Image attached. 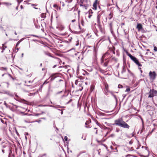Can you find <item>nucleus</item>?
<instances>
[{"label":"nucleus","instance_id":"obj_1","mask_svg":"<svg viewBox=\"0 0 157 157\" xmlns=\"http://www.w3.org/2000/svg\"><path fill=\"white\" fill-rule=\"evenodd\" d=\"M113 124L125 128L129 129L130 128L129 126L122 118H119L115 120L114 123Z\"/></svg>","mask_w":157,"mask_h":157},{"label":"nucleus","instance_id":"obj_2","mask_svg":"<svg viewBox=\"0 0 157 157\" xmlns=\"http://www.w3.org/2000/svg\"><path fill=\"white\" fill-rule=\"evenodd\" d=\"M109 55L108 53L107 52L103 55L101 59V63H104V65L105 67H106L108 63V60H107L108 58V56Z\"/></svg>","mask_w":157,"mask_h":157},{"label":"nucleus","instance_id":"obj_3","mask_svg":"<svg viewBox=\"0 0 157 157\" xmlns=\"http://www.w3.org/2000/svg\"><path fill=\"white\" fill-rule=\"evenodd\" d=\"M127 54L130 58L138 66H141L142 65L139 63L138 60L136 58L132 56L130 54L127 53Z\"/></svg>","mask_w":157,"mask_h":157},{"label":"nucleus","instance_id":"obj_4","mask_svg":"<svg viewBox=\"0 0 157 157\" xmlns=\"http://www.w3.org/2000/svg\"><path fill=\"white\" fill-rule=\"evenodd\" d=\"M157 91L156 90H154V89H151L148 93L149 98H152L153 96H155L157 94Z\"/></svg>","mask_w":157,"mask_h":157},{"label":"nucleus","instance_id":"obj_5","mask_svg":"<svg viewBox=\"0 0 157 157\" xmlns=\"http://www.w3.org/2000/svg\"><path fill=\"white\" fill-rule=\"evenodd\" d=\"M156 74L155 71L152 72L150 71L149 73V76L150 77V79L153 80L156 78Z\"/></svg>","mask_w":157,"mask_h":157},{"label":"nucleus","instance_id":"obj_6","mask_svg":"<svg viewBox=\"0 0 157 157\" xmlns=\"http://www.w3.org/2000/svg\"><path fill=\"white\" fill-rule=\"evenodd\" d=\"M17 108V109L21 113H23L24 112L26 111L27 109L26 108L20 106H18Z\"/></svg>","mask_w":157,"mask_h":157},{"label":"nucleus","instance_id":"obj_7","mask_svg":"<svg viewBox=\"0 0 157 157\" xmlns=\"http://www.w3.org/2000/svg\"><path fill=\"white\" fill-rule=\"evenodd\" d=\"M136 28L138 29L139 31H140L143 29L142 25L140 24H138L136 26Z\"/></svg>","mask_w":157,"mask_h":157},{"label":"nucleus","instance_id":"obj_8","mask_svg":"<svg viewBox=\"0 0 157 157\" xmlns=\"http://www.w3.org/2000/svg\"><path fill=\"white\" fill-rule=\"evenodd\" d=\"M98 0H95L93 4V9L95 10H96L97 9V4Z\"/></svg>","mask_w":157,"mask_h":157},{"label":"nucleus","instance_id":"obj_9","mask_svg":"<svg viewBox=\"0 0 157 157\" xmlns=\"http://www.w3.org/2000/svg\"><path fill=\"white\" fill-rule=\"evenodd\" d=\"M101 17V15L100 14H98L97 17V21L98 24L100 23V18Z\"/></svg>","mask_w":157,"mask_h":157},{"label":"nucleus","instance_id":"obj_10","mask_svg":"<svg viewBox=\"0 0 157 157\" xmlns=\"http://www.w3.org/2000/svg\"><path fill=\"white\" fill-rule=\"evenodd\" d=\"M64 29V27L62 25H60L59 27V29L60 31H63Z\"/></svg>","mask_w":157,"mask_h":157},{"label":"nucleus","instance_id":"obj_11","mask_svg":"<svg viewBox=\"0 0 157 157\" xmlns=\"http://www.w3.org/2000/svg\"><path fill=\"white\" fill-rule=\"evenodd\" d=\"M56 76H55V75H54L50 77L49 78H50L51 80H53L56 78Z\"/></svg>","mask_w":157,"mask_h":157},{"label":"nucleus","instance_id":"obj_12","mask_svg":"<svg viewBox=\"0 0 157 157\" xmlns=\"http://www.w3.org/2000/svg\"><path fill=\"white\" fill-rule=\"evenodd\" d=\"M113 17V15L111 13H110L109 15L108 18L109 19H111Z\"/></svg>","mask_w":157,"mask_h":157},{"label":"nucleus","instance_id":"obj_13","mask_svg":"<svg viewBox=\"0 0 157 157\" xmlns=\"http://www.w3.org/2000/svg\"><path fill=\"white\" fill-rule=\"evenodd\" d=\"M53 7L55 8H56L57 10L59 9V10H60V8H58V6L57 5V4H55L53 5Z\"/></svg>","mask_w":157,"mask_h":157},{"label":"nucleus","instance_id":"obj_14","mask_svg":"<svg viewBox=\"0 0 157 157\" xmlns=\"http://www.w3.org/2000/svg\"><path fill=\"white\" fill-rule=\"evenodd\" d=\"M41 17L42 18H44L45 17V14L44 13H42L41 14Z\"/></svg>","mask_w":157,"mask_h":157},{"label":"nucleus","instance_id":"obj_15","mask_svg":"<svg viewBox=\"0 0 157 157\" xmlns=\"http://www.w3.org/2000/svg\"><path fill=\"white\" fill-rule=\"evenodd\" d=\"M125 68H124V67H123V68H122V73H123V72H124L125 71Z\"/></svg>","mask_w":157,"mask_h":157},{"label":"nucleus","instance_id":"obj_16","mask_svg":"<svg viewBox=\"0 0 157 157\" xmlns=\"http://www.w3.org/2000/svg\"><path fill=\"white\" fill-rule=\"evenodd\" d=\"M89 13H90V14H92L93 12L92 11V10L91 9L89 11Z\"/></svg>","mask_w":157,"mask_h":157},{"label":"nucleus","instance_id":"obj_17","mask_svg":"<svg viewBox=\"0 0 157 157\" xmlns=\"http://www.w3.org/2000/svg\"><path fill=\"white\" fill-rule=\"evenodd\" d=\"M154 50L155 52L157 51V48L155 46H154Z\"/></svg>","mask_w":157,"mask_h":157},{"label":"nucleus","instance_id":"obj_18","mask_svg":"<svg viewBox=\"0 0 157 157\" xmlns=\"http://www.w3.org/2000/svg\"><path fill=\"white\" fill-rule=\"evenodd\" d=\"M105 89L107 90L108 89V84H106V85H105Z\"/></svg>","mask_w":157,"mask_h":157},{"label":"nucleus","instance_id":"obj_19","mask_svg":"<svg viewBox=\"0 0 157 157\" xmlns=\"http://www.w3.org/2000/svg\"><path fill=\"white\" fill-rule=\"evenodd\" d=\"M130 90V89L129 88H127L125 90V91L128 92Z\"/></svg>","mask_w":157,"mask_h":157},{"label":"nucleus","instance_id":"obj_20","mask_svg":"<svg viewBox=\"0 0 157 157\" xmlns=\"http://www.w3.org/2000/svg\"><path fill=\"white\" fill-rule=\"evenodd\" d=\"M23 0H17V2L18 4H19L20 3H21L23 1Z\"/></svg>","mask_w":157,"mask_h":157},{"label":"nucleus","instance_id":"obj_21","mask_svg":"<svg viewBox=\"0 0 157 157\" xmlns=\"http://www.w3.org/2000/svg\"><path fill=\"white\" fill-rule=\"evenodd\" d=\"M78 80H76L75 81V83L76 85H78Z\"/></svg>","mask_w":157,"mask_h":157},{"label":"nucleus","instance_id":"obj_22","mask_svg":"<svg viewBox=\"0 0 157 157\" xmlns=\"http://www.w3.org/2000/svg\"><path fill=\"white\" fill-rule=\"evenodd\" d=\"M112 23H111L109 24V26H110V27L111 29L112 28Z\"/></svg>","mask_w":157,"mask_h":157},{"label":"nucleus","instance_id":"obj_23","mask_svg":"<svg viewBox=\"0 0 157 157\" xmlns=\"http://www.w3.org/2000/svg\"><path fill=\"white\" fill-rule=\"evenodd\" d=\"M20 41H19L17 42V43L16 45V47H17L19 44V43H20Z\"/></svg>","mask_w":157,"mask_h":157},{"label":"nucleus","instance_id":"obj_24","mask_svg":"<svg viewBox=\"0 0 157 157\" xmlns=\"http://www.w3.org/2000/svg\"><path fill=\"white\" fill-rule=\"evenodd\" d=\"M45 54H46V55H47L48 56H50V53H47L46 52H45Z\"/></svg>","mask_w":157,"mask_h":157},{"label":"nucleus","instance_id":"obj_25","mask_svg":"<svg viewBox=\"0 0 157 157\" xmlns=\"http://www.w3.org/2000/svg\"><path fill=\"white\" fill-rule=\"evenodd\" d=\"M64 140L66 141H67V138L66 136L64 137Z\"/></svg>","mask_w":157,"mask_h":157},{"label":"nucleus","instance_id":"obj_26","mask_svg":"<svg viewBox=\"0 0 157 157\" xmlns=\"http://www.w3.org/2000/svg\"><path fill=\"white\" fill-rule=\"evenodd\" d=\"M92 14H90V13H89V15H88V17L89 18H90L91 16H92Z\"/></svg>","mask_w":157,"mask_h":157},{"label":"nucleus","instance_id":"obj_27","mask_svg":"<svg viewBox=\"0 0 157 157\" xmlns=\"http://www.w3.org/2000/svg\"><path fill=\"white\" fill-rule=\"evenodd\" d=\"M76 42H77V43H76V44H75L76 46H78V45H79V42H78V41H77Z\"/></svg>","mask_w":157,"mask_h":157},{"label":"nucleus","instance_id":"obj_28","mask_svg":"<svg viewBox=\"0 0 157 157\" xmlns=\"http://www.w3.org/2000/svg\"><path fill=\"white\" fill-rule=\"evenodd\" d=\"M72 0H67L66 1V2H70L72 1Z\"/></svg>","mask_w":157,"mask_h":157},{"label":"nucleus","instance_id":"obj_29","mask_svg":"<svg viewBox=\"0 0 157 157\" xmlns=\"http://www.w3.org/2000/svg\"><path fill=\"white\" fill-rule=\"evenodd\" d=\"M4 4L5 5H11V4H10L9 3H5Z\"/></svg>","mask_w":157,"mask_h":157},{"label":"nucleus","instance_id":"obj_30","mask_svg":"<svg viewBox=\"0 0 157 157\" xmlns=\"http://www.w3.org/2000/svg\"><path fill=\"white\" fill-rule=\"evenodd\" d=\"M132 143H133V142L131 140L129 142V144H131Z\"/></svg>","mask_w":157,"mask_h":157},{"label":"nucleus","instance_id":"obj_31","mask_svg":"<svg viewBox=\"0 0 157 157\" xmlns=\"http://www.w3.org/2000/svg\"><path fill=\"white\" fill-rule=\"evenodd\" d=\"M40 106H46L47 105H39Z\"/></svg>","mask_w":157,"mask_h":157},{"label":"nucleus","instance_id":"obj_32","mask_svg":"<svg viewBox=\"0 0 157 157\" xmlns=\"http://www.w3.org/2000/svg\"><path fill=\"white\" fill-rule=\"evenodd\" d=\"M9 76L13 80H14V78L10 74H9Z\"/></svg>","mask_w":157,"mask_h":157},{"label":"nucleus","instance_id":"obj_33","mask_svg":"<svg viewBox=\"0 0 157 157\" xmlns=\"http://www.w3.org/2000/svg\"><path fill=\"white\" fill-rule=\"evenodd\" d=\"M118 87L119 88H122V86L121 85H118Z\"/></svg>","mask_w":157,"mask_h":157},{"label":"nucleus","instance_id":"obj_34","mask_svg":"<svg viewBox=\"0 0 157 157\" xmlns=\"http://www.w3.org/2000/svg\"><path fill=\"white\" fill-rule=\"evenodd\" d=\"M6 83L7 84V87H8L9 85V83L8 82H6Z\"/></svg>","mask_w":157,"mask_h":157},{"label":"nucleus","instance_id":"obj_35","mask_svg":"<svg viewBox=\"0 0 157 157\" xmlns=\"http://www.w3.org/2000/svg\"><path fill=\"white\" fill-rule=\"evenodd\" d=\"M21 101H25V100L24 99H21Z\"/></svg>","mask_w":157,"mask_h":157},{"label":"nucleus","instance_id":"obj_36","mask_svg":"<svg viewBox=\"0 0 157 157\" xmlns=\"http://www.w3.org/2000/svg\"><path fill=\"white\" fill-rule=\"evenodd\" d=\"M5 48H2V53L3 52L4 50L5 49Z\"/></svg>","mask_w":157,"mask_h":157},{"label":"nucleus","instance_id":"obj_37","mask_svg":"<svg viewBox=\"0 0 157 157\" xmlns=\"http://www.w3.org/2000/svg\"><path fill=\"white\" fill-rule=\"evenodd\" d=\"M75 20H72L71 21H72V22H75Z\"/></svg>","mask_w":157,"mask_h":157},{"label":"nucleus","instance_id":"obj_38","mask_svg":"<svg viewBox=\"0 0 157 157\" xmlns=\"http://www.w3.org/2000/svg\"><path fill=\"white\" fill-rule=\"evenodd\" d=\"M23 56H24V54L23 53H22V54H21L22 57H23Z\"/></svg>","mask_w":157,"mask_h":157},{"label":"nucleus","instance_id":"obj_39","mask_svg":"<svg viewBox=\"0 0 157 157\" xmlns=\"http://www.w3.org/2000/svg\"><path fill=\"white\" fill-rule=\"evenodd\" d=\"M61 114H63V111H62L61 112Z\"/></svg>","mask_w":157,"mask_h":157},{"label":"nucleus","instance_id":"obj_40","mask_svg":"<svg viewBox=\"0 0 157 157\" xmlns=\"http://www.w3.org/2000/svg\"><path fill=\"white\" fill-rule=\"evenodd\" d=\"M14 34H15V35H17V33H16V32H15L14 33Z\"/></svg>","mask_w":157,"mask_h":157},{"label":"nucleus","instance_id":"obj_41","mask_svg":"<svg viewBox=\"0 0 157 157\" xmlns=\"http://www.w3.org/2000/svg\"><path fill=\"white\" fill-rule=\"evenodd\" d=\"M56 67V65H54V66L53 67V68H55Z\"/></svg>","mask_w":157,"mask_h":157},{"label":"nucleus","instance_id":"obj_42","mask_svg":"<svg viewBox=\"0 0 157 157\" xmlns=\"http://www.w3.org/2000/svg\"><path fill=\"white\" fill-rule=\"evenodd\" d=\"M21 9L23 8L22 6V5L21 6Z\"/></svg>","mask_w":157,"mask_h":157},{"label":"nucleus","instance_id":"obj_43","mask_svg":"<svg viewBox=\"0 0 157 157\" xmlns=\"http://www.w3.org/2000/svg\"><path fill=\"white\" fill-rule=\"evenodd\" d=\"M34 8L35 9H38V8H36V7H34Z\"/></svg>","mask_w":157,"mask_h":157},{"label":"nucleus","instance_id":"obj_44","mask_svg":"<svg viewBox=\"0 0 157 157\" xmlns=\"http://www.w3.org/2000/svg\"><path fill=\"white\" fill-rule=\"evenodd\" d=\"M96 133L97 134V130H96Z\"/></svg>","mask_w":157,"mask_h":157},{"label":"nucleus","instance_id":"obj_45","mask_svg":"<svg viewBox=\"0 0 157 157\" xmlns=\"http://www.w3.org/2000/svg\"><path fill=\"white\" fill-rule=\"evenodd\" d=\"M25 139H27V137H26V136H25Z\"/></svg>","mask_w":157,"mask_h":157},{"label":"nucleus","instance_id":"obj_46","mask_svg":"<svg viewBox=\"0 0 157 157\" xmlns=\"http://www.w3.org/2000/svg\"><path fill=\"white\" fill-rule=\"evenodd\" d=\"M46 81H45V82H44V84H45V83H46Z\"/></svg>","mask_w":157,"mask_h":157},{"label":"nucleus","instance_id":"obj_47","mask_svg":"<svg viewBox=\"0 0 157 157\" xmlns=\"http://www.w3.org/2000/svg\"><path fill=\"white\" fill-rule=\"evenodd\" d=\"M26 135H28V133L27 132L26 133Z\"/></svg>","mask_w":157,"mask_h":157},{"label":"nucleus","instance_id":"obj_48","mask_svg":"<svg viewBox=\"0 0 157 157\" xmlns=\"http://www.w3.org/2000/svg\"><path fill=\"white\" fill-rule=\"evenodd\" d=\"M43 119H45V118H43Z\"/></svg>","mask_w":157,"mask_h":157},{"label":"nucleus","instance_id":"obj_49","mask_svg":"<svg viewBox=\"0 0 157 157\" xmlns=\"http://www.w3.org/2000/svg\"><path fill=\"white\" fill-rule=\"evenodd\" d=\"M94 128V129H96L97 128Z\"/></svg>","mask_w":157,"mask_h":157},{"label":"nucleus","instance_id":"obj_50","mask_svg":"<svg viewBox=\"0 0 157 157\" xmlns=\"http://www.w3.org/2000/svg\"><path fill=\"white\" fill-rule=\"evenodd\" d=\"M4 74L2 75V76H4Z\"/></svg>","mask_w":157,"mask_h":157},{"label":"nucleus","instance_id":"obj_51","mask_svg":"<svg viewBox=\"0 0 157 157\" xmlns=\"http://www.w3.org/2000/svg\"><path fill=\"white\" fill-rule=\"evenodd\" d=\"M85 124H87V123L86 122V123H85Z\"/></svg>","mask_w":157,"mask_h":157},{"label":"nucleus","instance_id":"obj_52","mask_svg":"<svg viewBox=\"0 0 157 157\" xmlns=\"http://www.w3.org/2000/svg\"><path fill=\"white\" fill-rule=\"evenodd\" d=\"M40 65H42V64L41 63L40 64Z\"/></svg>","mask_w":157,"mask_h":157}]
</instances>
